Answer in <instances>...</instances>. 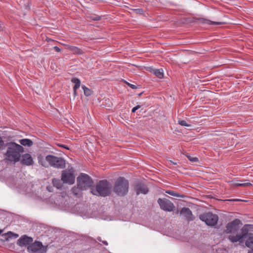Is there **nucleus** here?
I'll return each instance as SVG.
<instances>
[{"mask_svg": "<svg viewBox=\"0 0 253 253\" xmlns=\"http://www.w3.org/2000/svg\"><path fill=\"white\" fill-rule=\"evenodd\" d=\"M233 201H241L240 200H239V199H235V200H233Z\"/></svg>", "mask_w": 253, "mask_h": 253, "instance_id": "nucleus-41", "label": "nucleus"}, {"mask_svg": "<svg viewBox=\"0 0 253 253\" xmlns=\"http://www.w3.org/2000/svg\"><path fill=\"white\" fill-rule=\"evenodd\" d=\"M3 232V230L0 229V235Z\"/></svg>", "mask_w": 253, "mask_h": 253, "instance_id": "nucleus-40", "label": "nucleus"}, {"mask_svg": "<svg viewBox=\"0 0 253 253\" xmlns=\"http://www.w3.org/2000/svg\"><path fill=\"white\" fill-rule=\"evenodd\" d=\"M129 182L124 177L120 176L115 181L113 191L118 196H124L126 195L128 192Z\"/></svg>", "mask_w": 253, "mask_h": 253, "instance_id": "nucleus-4", "label": "nucleus"}, {"mask_svg": "<svg viewBox=\"0 0 253 253\" xmlns=\"http://www.w3.org/2000/svg\"><path fill=\"white\" fill-rule=\"evenodd\" d=\"M199 21L201 23H206V24H208L220 25L223 23L222 22H217L212 21L210 20H208V19L203 18H199Z\"/></svg>", "mask_w": 253, "mask_h": 253, "instance_id": "nucleus-20", "label": "nucleus"}, {"mask_svg": "<svg viewBox=\"0 0 253 253\" xmlns=\"http://www.w3.org/2000/svg\"><path fill=\"white\" fill-rule=\"evenodd\" d=\"M134 191L137 195L140 194H147L149 192L147 186L141 181H137L134 184Z\"/></svg>", "mask_w": 253, "mask_h": 253, "instance_id": "nucleus-10", "label": "nucleus"}, {"mask_svg": "<svg viewBox=\"0 0 253 253\" xmlns=\"http://www.w3.org/2000/svg\"><path fill=\"white\" fill-rule=\"evenodd\" d=\"M158 203L161 209L165 211H171L175 208L173 204L166 198H159L158 200Z\"/></svg>", "mask_w": 253, "mask_h": 253, "instance_id": "nucleus-9", "label": "nucleus"}, {"mask_svg": "<svg viewBox=\"0 0 253 253\" xmlns=\"http://www.w3.org/2000/svg\"><path fill=\"white\" fill-rule=\"evenodd\" d=\"M235 185L236 186L247 187V186H252V184L250 182L236 183H235Z\"/></svg>", "mask_w": 253, "mask_h": 253, "instance_id": "nucleus-26", "label": "nucleus"}, {"mask_svg": "<svg viewBox=\"0 0 253 253\" xmlns=\"http://www.w3.org/2000/svg\"><path fill=\"white\" fill-rule=\"evenodd\" d=\"M47 190L49 191V192H51V191L50 190V188H49L48 187H47Z\"/></svg>", "mask_w": 253, "mask_h": 253, "instance_id": "nucleus-39", "label": "nucleus"}, {"mask_svg": "<svg viewBox=\"0 0 253 253\" xmlns=\"http://www.w3.org/2000/svg\"><path fill=\"white\" fill-rule=\"evenodd\" d=\"M178 124L182 126H190V125L188 124L185 120H179Z\"/></svg>", "mask_w": 253, "mask_h": 253, "instance_id": "nucleus-29", "label": "nucleus"}, {"mask_svg": "<svg viewBox=\"0 0 253 253\" xmlns=\"http://www.w3.org/2000/svg\"><path fill=\"white\" fill-rule=\"evenodd\" d=\"M58 146L60 147H62V148H65V149H66L67 150L69 149V147L67 146H66L65 145H64V144H58Z\"/></svg>", "mask_w": 253, "mask_h": 253, "instance_id": "nucleus-34", "label": "nucleus"}, {"mask_svg": "<svg viewBox=\"0 0 253 253\" xmlns=\"http://www.w3.org/2000/svg\"><path fill=\"white\" fill-rule=\"evenodd\" d=\"M125 82L128 86H129L130 87H131L132 89H136L137 88H139V87H138L134 84H132L126 81H125ZM138 86H140V85H138Z\"/></svg>", "mask_w": 253, "mask_h": 253, "instance_id": "nucleus-30", "label": "nucleus"}, {"mask_svg": "<svg viewBox=\"0 0 253 253\" xmlns=\"http://www.w3.org/2000/svg\"><path fill=\"white\" fill-rule=\"evenodd\" d=\"M1 236L3 238V239H2L3 241H8L9 239L17 238L18 237V234H14L11 231L3 234Z\"/></svg>", "mask_w": 253, "mask_h": 253, "instance_id": "nucleus-15", "label": "nucleus"}, {"mask_svg": "<svg viewBox=\"0 0 253 253\" xmlns=\"http://www.w3.org/2000/svg\"><path fill=\"white\" fill-rule=\"evenodd\" d=\"M187 158L189 159V161L193 162H198V159L197 157H193L189 155H186Z\"/></svg>", "mask_w": 253, "mask_h": 253, "instance_id": "nucleus-27", "label": "nucleus"}, {"mask_svg": "<svg viewBox=\"0 0 253 253\" xmlns=\"http://www.w3.org/2000/svg\"><path fill=\"white\" fill-rule=\"evenodd\" d=\"M246 245L247 247L252 249L248 253H253V234H250L249 238L246 241Z\"/></svg>", "mask_w": 253, "mask_h": 253, "instance_id": "nucleus-16", "label": "nucleus"}, {"mask_svg": "<svg viewBox=\"0 0 253 253\" xmlns=\"http://www.w3.org/2000/svg\"><path fill=\"white\" fill-rule=\"evenodd\" d=\"M140 108V105H137L136 106L133 107L132 109V110H131V112L132 113H135V111L138 110V109H139Z\"/></svg>", "mask_w": 253, "mask_h": 253, "instance_id": "nucleus-33", "label": "nucleus"}, {"mask_svg": "<svg viewBox=\"0 0 253 253\" xmlns=\"http://www.w3.org/2000/svg\"><path fill=\"white\" fill-rule=\"evenodd\" d=\"M72 192L73 194L76 196H79L81 195V191L83 190L79 186L74 187L72 188Z\"/></svg>", "mask_w": 253, "mask_h": 253, "instance_id": "nucleus-22", "label": "nucleus"}, {"mask_svg": "<svg viewBox=\"0 0 253 253\" xmlns=\"http://www.w3.org/2000/svg\"><path fill=\"white\" fill-rule=\"evenodd\" d=\"M45 160L51 166L54 168L61 169L65 168V161L61 157L48 155L46 156Z\"/></svg>", "mask_w": 253, "mask_h": 253, "instance_id": "nucleus-6", "label": "nucleus"}, {"mask_svg": "<svg viewBox=\"0 0 253 253\" xmlns=\"http://www.w3.org/2000/svg\"><path fill=\"white\" fill-rule=\"evenodd\" d=\"M166 193L170 195H171V196H174V197H183V196L181 195L180 194L178 193H177V192H174V191H172V190H167L166 191Z\"/></svg>", "mask_w": 253, "mask_h": 253, "instance_id": "nucleus-25", "label": "nucleus"}, {"mask_svg": "<svg viewBox=\"0 0 253 253\" xmlns=\"http://www.w3.org/2000/svg\"><path fill=\"white\" fill-rule=\"evenodd\" d=\"M70 50L74 53L78 55H81L84 52L82 50L76 46H71L70 47Z\"/></svg>", "mask_w": 253, "mask_h": 253, "instance_id": "nucleus-21", "label": "nucleus"}, {"mask_svg": "<svg viewBox=\"0 0 253 253\" xmlns=\"http://www.w3.org/2000/svg\"><path fill=\"white\" fill-rule=\"evenodd\" d=\"M132 10L134 11L135 13L143 14L144 13V10L142 8H137V9H131Z\"/></svg>", "mask_w": 253, "mask_h": 253, "instance_id": "nucleus-28", "label": "nucleus"}, {"mask_svg": "<svg viewBox=\"0 0 253 253\" xmlns=\"http://www.w3.org/2000/svg\"><path fill=\"white\" fill-rule=\"evenodd\" d=\"M77 186L82 190H86L92 186L93 182L92 179L86 174L82 173L77 178Z\"/></svg>", "mask_w": 253, "mask_h": 253, "instance_id": "nucleus-5", "label": "nucleus"}, {"mask_svg": "<svg viewBox=\"0 0 253 253\" xmlns=\"http://www.w3.org/2000/svg\"><path fill=\"white\" fill-rule=\"evenodd\" d=\"M61 180L63 183L72 184L75 182V177L72 172L64 170L62 172Z\"/></svg>", "mask_w": 253, "mask_h": 253, "instance_id": "nucleus-11", "label": "nucleus"}, {"mask_svg": "<svg viewBox=\"0 0 253 253\" xmlns=\"http://www.w3.org/2000/svg\"><path fill=\"white\" fill-rule=\"evenodd\" d=\"M27 250L28 252H32L33 253H45L46 248L42 245V242L35 241L28 246Z\"/></svg>", "mask_w": 253, "mask_h": 253, "instance_id": "nucleus-8", "label": "nucleus"}, {"mask_svg": "<svg viewBox=\"0 0 253 253\" xmlns=\"http://www.w3.org/2000/svg\"><path fill=\"white\" fill-rule=\"evenodd\" d=\"M151 72L159 79H162L164 77V73L162 69H152Z\"/></svg>", "mask_w": 253, "mask_h": 253, "instance_id": "nucleus-17", "label": "nucleus"}, {"mask_svg": "<svg viewBox=\"0 0 253 253\" xmlns=\"http://www.w3.org/2000/svg\"><path fill=\"white\" fill-rule=\"evenodd\" d=\"M102 242L105 245H108V243L107 241H102Z\"/></svg>", "mask_w": 253, "mask_h": 253, "instance_id": "nucleus-37", "label": "nucleus"}, {"mask_svg": "<svg viewBox=\"0 0 253 253\" xmlns=\"http://www.w3.org/2000/svg\"><path fill=\"white\" fill-rule=\"evenodd\" d=\"M112 184L106 179L100 180L95 187L91 188L92 194L103 197L109 196L112 191Z\"/></svg>", "mask_w": 253, "mask_h": 253, "instance_id": "nucleus-3", "label": "nucleus"}, {"mask_svg": "<svg viewBox=\"0 0 253 253\" xmlns=\"http://www.w3.org/2000/svg\"><path fill=\"white\" fill-rule=\"evenodd\" d=\"M4 149L7 148L5 156L9 161L17 162L20 161V153L24 151V148L21 145L11 142L4 144Z\"/></svg>", "mask_w": 253, "mask_h": 253, "instance_id": "nucleus-2", "label": "nucleus"}, {"mask_svg": "<svg viewBox=\"0 0 253 253\" xmlns=\"http://www.w3.org/2000/svg\"><path fill=\"white\" fill-rule=\"evenodd\" d=\"M90 18L92 20H94V21H99V20H101V16H97V15L92 16L90 17Z\"/></svg>", "mask_w": 253, "mask_h": 253, "instance_id": "nucleus-31", "label": "nucleus"}, {"mask_svg": "<svg viewBox=\"0 0 253 253\" xmlns=\"http://www.w3.org/2000/svg\"><path fill=\"white\" fill-rule=\"evenodd\" d=\"M19 142L22 145L28 147H31L33 144V141L29 139H22L20 140Z\"/></svg>", "mask_w": 253, "mask_h": 253, "instance_id": "nucleus-19", "label": "nucleus"}, {"mask_svg": "<svg viewBox=\"0 0 253 253\" xmlns=\"http://www.w3.org/2000/svg\"><path fill=\"white\" fill-rule=\"evenodd\" d=\"M4 143L3 140L0 137V150L4 149Z\"/></svg>", "mask_w": 253, "mask_h": 253, "instance_id": "nucleus-32", "label": "nucleus"}, {"mask_svg": "<svg viewBox=\"0 0 253 253\" xmlns=\"http://www.w3.org/2000/svg\"><path fill=\"white\" fill-rule=\"evenodd\" d=\"M71 82L75 84V85L73 87H75V88H79L80 87L81 85V81L79 79L77 78H72Z\"/></svg>", "mask_w": 253, "mask_h": 253, "instance_id": "nucleus-24", "label": "nucleus"}, {"mask_svg": "<svg viewBox=\"0 0 253 253\" xmlns=\"http://www.w3.org/2000/svg\"><path fill=\"white\" fill-rule=\"evenodd\" d=\"M199 218L200 220L205 222L207 225L210 226L215 225L218 220V215L211 212L201 214Z\"/></svg>", "mask_w": 253, "mask_h": 253, "instance_id": "nucleus-7", "label": "nucleus"}, {"mask_svg": "<svg viewBox=\"0 0 253 253\" xmlns=\"http://www.w3.org/2000/svg\"><path fill=\"white\" fill-rule=\"evenodd\" d=\"M242 225L241 220L236 218L226 226L225 232L229 234L228 239L232 243H242L248 236H250L251 234H249V232L253 231V225L246 224L240 229Z\"/></svg>", "mask_w": 253, "mask_h": 253, "instance_id": "nucleus-1", "label": "nucleus"}, {"mask_svg": "<svg viewBox=\"0 0 253 253\" xmlns=\"http://www.w3.org/2000/svg\"><path fill=\"white\" fill-rule=\"evenodd\" d=\"M180 214L183 215L185 219L188 221H192L194 219L192 211L188 208H183L180 211Z\"/></svg>", "mask_w": 253, "mask_h": 253, "instance_id": "nucleus-13", "label": "nucleus"}, {"mask_svg": "<svg viewBox=\"0 0 253 253\" xmlns=\"http://www.w3.org/2000/svg\"><path fill=\"white\" fill-rule=\"evenodd\" d=\"M53 48L57 51V52H60L61 51V49L58 46H54Z\"/></svg>", "mask_w": 253, "mask_h": 253, "instance_id": "nucleus-35", "label": "nucleus"}, {"mask_svg": "<svg viewBox=\"0 0 253 253\" xmlns=\"http://www.w3.org/2000/svg\"><path fill=\"white\" fill-rule=\"evenodd\" d=\"M21 163L24 165L31 166L33 164L34 161L31 155L26 153L22 155Z\"/></svg>", "mask_w": 253, "mask_h": 253, "instance_id": "nucleus-14", "label": "nucleus"}, {"mask_svg": "<svg viewBox=\"0 0 253 253\" xmlns=\"http://www.w3.org/2000/svg\"><path fill=\"white\" fill-rule=\"evenodd\" d=\"M82 87L84 90V92L85 96H89L92 94L93 91L88 87H86L84 85H82Z\"/></svg>", "mask_w": 253, "mask_h": 253, "instance_id": "nucleus-23", "label": "nucleus"}, {"mask_svg": "<svg viewBox=\"0 0 253 253\" xmlns=\"http://www.w3.org/2000/svg\"><path fill=\"white\" fill-rule=\"evenodd\" d=\"M142 94V92H141V93H139V94H138V95H139V96H141Z\"/></svg>", "mask_w": 253, "mask_h": 253, "instance_id": "nucleus-43", "label": "nucleus"}, {"mask_svg": "<svg viewBox=\"0 0 253 253\" xmlns=\"http://www.w3.org/2000/svg\"><path fill=\"white\" fill-rule=\"evenodd\" d=\"M33 241V240L32 237L23 235L18 240L17 244L20 247H24L27 245L29 246L32 244Z\"/></svg>", "mask_w": 253, "mask_h": 253, "instance_id": "nucleus-12", "label": "nucleus"}, {"mask_svg": "<svg viewBox=\"0 0 253 253\" xmlns=\"http://www.w3.org/2000/svg\"><path fill=\"white\" fill-rule=\"evenodd\" d=\"M97 240H98L99 241L101 242H102V240H101V238H100V237H99L97 238Z\"/></svg>", "mask_w": 253, "mask_h": 253, "instance_id": "nucleus-38", "label": "nucleus"}, {"mask_svg": "<svg viewBox=\"0 0 253 253\" xmlns=\"http://www.w3.org/2000/svg\"><path fill=\"white\" fill-rule=\"evenodd\" d=\"M62 181L59 179L53 178L52 179V184L54 187L57 188V189H61L63 186Z\"/></svg>", "mask_w": 253, "mask_h": 253, "instance_id": "nucleus-18", "label": "nucleus"}, {"mask_svg": "<svg viewBox=\"0 0 253 253\" xmlns=\"http://www.w3.org/2000/svg\"><path fill=\"white\" fill-rule=\"evenodd\" d=\"M78 89V88H75V87H73L74 94L75 96H76L77 95V90Z\"/></svg>", "mask_w": 253, "mask_h": 253, "instance_id": "nucleus-36", "label": "nucleus"}, {"mask_svg": "<svg viewBox=\"0 0 253 253\" xmlns=\"http://www.w3.org/2000/svg\"><path fill=\"white\" fill-rule=\"evenodd\" d=\"M170 162H171L172 164H173V165H176V163H174V162H172L171 161H170Z\"/></svg>", "mask_w": 253, "mask_h": 253, "instance_id": "nucleus-42", "label": "nucleus"}]
</instances>
